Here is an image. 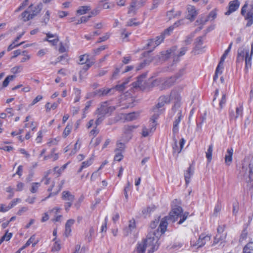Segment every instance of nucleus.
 Masks as SVG:
<instances>
[{
    "instance_id": "obj_1",
    "label": "nucleus",
    "mask_w": 253,
    "mask_h": 253,
    "mask_svg": "<svg viewBox=\"0 0 253 253\" xmlns=\"http://www.w3.org/2000/svg\"><path fill=\"white\" fill-rule=\"evenodd\" d=\"M158 240V237L156 236L155 232L150 233L146 239L138 244L136 253H145L146 250L147 253H153L159 247Z\"/></svg>"
},
{
    "instance_id": "obj_2",
    "label": "nucleus",
    "mask_w": 253,
    "mask_h": 253,
    "mask_svg": "<svg viewBox=\"0 0 253 253\" xmlns=\"http://www.w3.org/2000/svg\"><path fill=\"white\" fill-rule=\"evenodd\" d=\"M175 50V48L174 47L172 49H170L169 50L163 51L160 53L159 54L154 57L153 58L151 57L149 59L144 60L143 62L141 63L138 66V67L137 68V70H139L141 69L146 65L149 64L153 60H155L156 62H158L159 61H165L166 60L168 59L171 56H174L175 55V53L174 52V51Z\"/></svg>"
},
{
    "instance_id": "obj_3",
    "label": "nucleus",
    "mask_w": 253,
    "mask_h": 253,
    "mask_svg": "<svg viewBox=\"0 0 253 253\" xmlns=\"http://www.w3.org/2000/svg\"><path fill=\"white\" fill-rule=\"evenodd\" d=\"M188 213H183V210L181 207L175 206L172 208L171 211L169 213L168 218L172 222L175 221L178 217H182L178 222V224H180L183 223L187 218Z\"/></svg>"
},
{
    "instance_id": "obj_4",
    "label": "nucleus",
    "mask_w": 253,
    "mask_h": 253,
    "mask_svg": "<svg viewBox=\"0 0 253 253\" xmlns=\"http://www.w3.org/2000/svg\"><path fill=\"white\" fill-rule=\"evenodd\" d=\"M247 7L248 4L246 3L242 8L241 14L248 21L246 26L249 27L253 23V5H250L246 12Z\"/></svg>"
},
{
    "instance_id": "obj_5",
    "label": "nucleus",
    "mask_w": 253,
    "mask_h": 253,
    "mask_svg": "<svg viewBox=\"0 0 253 253\" xmlns=\"http://www.w3.org/2000/svg\"><path fill=\"white\" fill-rule=\"evenodd\" d=\"M115 107L109 106L107 102H104L101 103L99 108L96 111V114L103 116L111 114L115 110Z\"/></svg>"
},
{
    "instance_id": "obj_6",
    "label": "nucleus",
    "mask_w": 253,
    "mask_h": 253,
    "mask_svg": "<svg viewBox=\"0 0 253 253\" xmlns=\"http://www.w3.org/2000/svg\"><path fill=\"white\" fill-rule=\"evenodd\" d=\"M62 194V198L65 201L64 205L65 210L67 212H68L74 201L75 196L68 191H64Z\"/></svg>"
},
{
    "instance_id": "obj_7",
    "label": "nucleus",
    "mask_w": 253,
    "mask_h": 253,
    "mask_svg": "<svg viewBox=\"0 0 253 253\" xmlns=\"http://www.w3.org/2000/svg\"><path fill=\"white\" fill-rule=\"evenodd\" d=\"M211 239V236L209 235L201 234L199 236L198 239L196 242L192 243L191 241V247H196L199 249L203 247L207 242H209Z\"/></svg>"
},
{
    "instance_id": "obj_8",
    "label": "nucleus",
    "mask_w": 253,
    "mask_h": 253,
    "mask_svg": "<svg viewBox=\"0 0 253 253\" xmlns=\"http://www.w3.org/2000/svg\"><path fill=\"white\" fill-rule=\"evenodd\" d=\"M180 103H175L172 108L173 110L177 109V118L175 120L173 123L172 132L174 134H176L178 131V125L181 121L182 118V112L179 109Z\"/></svg>"
},
{
    "instance_id": "obj_9",
    "label": "nucleus",
    "mask_w": 253,
    "mask_h": 253,
    "mask_svg": "<svg viewBox=\"0 0 253 253\" xmlns=\"http://www.w3.org/2000/svg\"><path fill=\"white\" fill-rule=\"evenodd\" d=\"M217 12L216 10H213L210 12L209 14L207 16H203L198 19L195 23L196 25H205L209 21H212L216 18Z\"/></svg>"
},
{
    "instance_id": "obj_10",
    "label": "nucleus",
    "mask_w": 253,
    "mask_h": 253,
    "mask_svg": "<svg viewBox=\"0 0 253 253\" xmlns=\"http://www.w3.org/2000/svg\"><path fill=\"white\" fill-rule=\"evenodd\" d=\"M173 99L176 101L177 102L176 103H179L178 102L181 100V97L179 94L175 91H172L170 95H164L160 96L159 98V100L165 104L169 103L170 99Z\"/></svg>"
},
{
    "instance_id": "obj_11",
    "label": "nucleus",
    "mask_w": 253,
    "mask_h": 253,
    "mask_svg": "<svg viewBox=\"0 0 253 253\" xmlns=\"http://www.w3.org/2000/svg\"><path fill=\"white\" fill-rule=\"evenodd\" d=\"M137 127L135 126H125L123 131V134L121 137V140L127 142L131 138V132Z\"/></svg>"
},
{
    "instance_id": "obj_12",
    "label": "nucleus",
    "mask_w": 253,
    "mask_h": 253,
    "mask_svg": "<svg viewBox=\"0 0 253 253\" xmlns=\"http://www.w3.org/2000/svg\"><path fill=\"white\" fill-rule=\"evenodd\" d=\"M252 169L251 165L250 164L248 173L244 176L247 183V189L250 192L251 194H253V172Z\"/></svg>"
},
{
    "instance_id": "obj_13",
    "label": "nucleus",
    "mask_w": 253,
    "mask_h": 253,
    "mask_svg": "<svg viewBox=\"0 0 253 253\" xmlns=\"http://www.w3.org/2000/svg\"><path fill=\"white\" fill-rule=\"evenodd\" d=\"M165 105L162 102L159 100L157 104L153 108V114L151 117L150 121L155 122L157 120L159 115L162 113L163 110L161 109Z\"/></svg>"
},
{
    "instance_id": "obj_14",
    "label": "nucleus",
    "mask_w": 253,
    "mask_h": 253,
    "mask_svg": "<svg viewBox=\"0 0 253 253\" xmlns=\"http://www.w3.org/2000/svg\"><path fill=\"white\" fill-rule=\"evenodd\" d=\"M145 77V74H143L138 77L137 81L132 83L133 87L134 88H139L140 89H144L145 88L144 80Z\"/></svg>"
},
{
    "instance_id": "obj_15",
    "label": "nucleus",
    "mask_w": 253,
    "mask_h": 253,
    "mask_svg": "<svg viewBox=\"0 0 253 253\" xmlns=\"http://www.w3.org/2000/svg\"><path fill=\"white\" fill-rule=\"evenodd\" d=\"M152 124L150 128H147L146 126H143L142 130V135L143 137L148 136L150 133H153L156 130V121L155 122L151 121Z\"/></svg>"
},
{
    "instance_id": "obj_16",
    "label": "nucleus",
    "mask_w": 253,
    "mask_h": 253,
    "mask_svg": "<svg viewBox=\"0 0 253 253\" xmlns=\"http://www.w3.org/2000/svg\"><path fill=\"white\" fill-rule=\"evenodd\" d=\"M240 2L238 0H234L229 3L228 10L225 12V15H229L232 12L236 11L239 7Z\"/></svg>"
},
{
    "instance_id": "obj_17",
    "label": "nucleus",
    "mask_w": 253,
    "mask_h": 253,
    "mask_svg": "<svg viewBox=\"0 0 253 253\" xmlns=\"http://www.w3.org/2000/svg\"><path fill=\"white\" fill-rule=\"evenodd\" d=\"M42 8V4L41 3H39L35 6H34L33 4H31L28 10L32 16L33 18H34L41 11Z\"/></svg>"
},
{
    "instance_id": "obj_18",
    "label": "nucleus",
    "mask_w": 253,
    "mask_h": 253,
    "mask_svg": "<svg viewBox=\"0 0 253 253\" xmlns=\"http://www.w3.org/2000/svg\"><path fill=\"white\" fill-rule=\"evenodd\" d=\"M165 36L162 33L161 35L157 37L155 39L150 40L147 43L148 46L156 47L159 45L164 40Z\"/></svg>"
},
{
    "instance_id": "obj_19",
    "label": "nucleus",
    "mask_w": 253,
    "mask_h": 253,
    "mask_svg": "<svg viewBox=\"0 0 253 253\" xmlns=\"http://www.w3.org/2000/svg\"><path fill=\"white\" fill-rule=\"evenodd\" d=\"M138 1L137 0H131L130 5L128 8V14H135L138 7Z\"/></svg>"
},
{
    "instance_id": "obj_20",
    "label": "nucleus",
    "mask_w": 253,
    "mask_h": 253,
    "mask_svg": "<svg viewBox=\"0 0 253 253\" xmlns=\"http://www.w3.org/2000/svg\"><path fill=\"white\" fill-rule=\"evenodd\" d=\"M188 14L186 16V18L187 19L190 20V21H193L195 17L196 16L197 13L195 10V8L194 6H189L187 7Z\"/></svg>"
},
{
    "instance_id": "obj_21",
    "label": "nucleus",
    "mask_w": 253,
    "mask_h": 253,
    "mask_svg": "<svg viewBox=\"0 0 253 253\" xmlns=\"http://www.w3.org/2000/svg\"><path fill=\"white\" fill-rule=\"evenodd\" d=\"M111 88H102L99 89L98 90H95L93 92V96H103L107 95L111 91Z\"/></svg>"
},
{
    "instance_id": "obj_22",
    "label": "nucleus",
    "mask_w": 253,
    "mask_h": 253,
    "mask_svg": "<svg viewBox=\"0 0 253 253\" xmlns=\"http://www.w3.org/2000/svg\"><path fill=\"white\" fill-rule=\"evenodd\" d=\"M75 221L74 219H70L67 220V222L65 224V235L66 237H68L72 231L71 226L74 224Z\"/></svg>"
},
{
    "instance_id": "obj_23",
    "label": "nucleus",
    "mask_w": 253,
    "mask_h": 253,
    "mask_svg": "<svg viewBox=\"0 0 253 253\" xmlns=\"http://www.w3.org/2000/svg\"><path fill=\"white\" fill-rule=\"evenodd\" d=\"M175 82V79L173 77H171L166 79L160 87L161 89H165L170 87L174 84Z\"/></svg>"
},
{
    "instance_id": "obj_24",
    "label": "nucleus",
    "mask_w": 253,
    "mask_h": 253,
    "mask_svg": "<svg viewBox=\"0 0 253 253\" xmlns=\"http://www.w3.org/2000/svg\"><path fill=\"white\" fill-rule=\"evenodd\" d=\"M233 154V149L232 148L227 150V154L225 156V163L226 165L230 166L232 162V156Z\"/></svg>"
},
{
    "instance_id": "obj_25",
    "label": "nucleus",
    "mask_w": 253,
    "mask_h": 253,
    "mask_svg": "<svg viewBox=\"0 0 253 253\" xmlns=\"http://www.w3.org/2000/svg\"><path fill=\"white\" fill-rule=\"evenodd\" d=\"M249 55V50H246L244 48H240L238 50L237 61L240 62L244 60V57Z\"/></svg>"
},
{
    "instance_id": "obj_26",
    "label": "nucleus",
    "mask_w": 253,
    "mask_h": 253,
    "mask_svg": "<svg viewBox=\"0 0 253 253\" xmlns=\"http://www.w3.org/2000/svg\"><path fill=\"white\" fill-rule=\"evenodd\" d=\"M169 219L168 216H165L163 218L160 222L159 229H160L161 233H164L167 230L168 226V220Z\"/></svg>"
},
{
    "instance_id": "obj_27",
    "label": "nucleus",
    "mask_w": 253,
    "mask_h": 253,
    "mask_svg": "<svg viewBox=\"0 0 253 253\" xmlns=\"http://www.w3.org/2000/svg\"><path fill=\"white\" fill-rule=\"evenodd\" d=\"M139 116V113L132 112L130 113L126 114L125 115L124 118L126 121H132L136 120Z\"/></svg>"
},
{
    "instance_id": "obj_28",
    "label": "nucleus",
    "mask_w": 253,
    "mask_h": 253,
    "mask_svg": "<svg viewBox=\"0 0 253 253\" xmlns=\"http://www.w3.org/2000/svg\"><path fill=\"white\" fill-rule=\"evenodd\" d=\"M91 7L89 5H84L80 6L76 11L77 14L80 15H83L87 13V11L90 10Z\"/></svg>"
},
{
    "instance_id": "obj_29",
    "label": "nucleus",
    "mask_w": 253,
    "mask_h": 253,
    "mask_svg": "<svg viewBox=\"0 0 253 253\" xmlns=\"http://www.w3.org/2000/svg\"><path fill=\"white\" fill-rule=\"evenodd\" d=\"M127 142H125L124 141L121 140V139L118 141L117 143V148L115 149L116 152H122L125 149V144Z\"/></svg>"
},
{
    "instance_id": "obj_30",
    "label": "nucleus",
    "mask_w": 253,
    "mask_h": 253,
    "mask_svg": "<svg viewBox=\"0 0 253 253\" xmlns=\"http://www.w3.org/2000/svg\"><path fill=\"white\" fill-rule=\"evenodd\" d=\"M128 222V227L126 229L127 232V235L136 228L135 221L133 218L130 219Z\"/></svg>"
},
{
    "instance_id": "obj_31",
    "label": "nucleus",
    "mask_w": 253,
    "mask_h": 253,
    "mask_svg": "<svg viewBox=\"0 0 253 253\" xmlns=\"http://www.w3.org/2000/svg\"><path fill=\"white\" fill-rule=\"evenodd\" d=\"M21 201V199L19 198H16L14 199L11 201V202L9 204L8 206L5 208V209H3L2 207H1V211H8L9 209L12 208L13 207L15 206L17 203L20 202Z\"/></svg>"
},
{
    "instance_id": "obj_32",
    "label": "nucleus",
    "mask_w": 253,
    "mask_h": 253,
    "mask_svg": "<svg viewBox=\"0 0 253 253\" xmlns=\"http://www.w3.org/2000/svg\"><path fill=\"white\" fill-rule=\"evenodd\" d=\"M213 151V146L212 144H211L206 152V156L208 160V163H210L212 160V154Z\"/></svg>"
},
{
    "instance_id": "obj_33",
    "label": "nucleus",
    "mask_w": 253,
    "mask_h": 253,
    "mask_svg": "<svg viewBox=\"0 0 253 253\" xmlns=\"http://www.w3.org/2000/svg\"><path fill=\"white\" fill-rule=\"evenodd\" d=\"M243 253H253V242H249L244 247Z\"/></svg>"
},
{
    "instance_id": "obj_34",
    "label": "nucleus",
    "mask_w": 253,
    "mask_h": 253,
    "mask_svg": "<svg viewBox=\"0 0 253 253\" xmlns=\"http://www.w3.org/2000/svg\"><path fill=\"white\" fill-rule=\"evenodd\" d=\"M94 228L91 226L90 227L89 229L88 232L85 236V240L87 241L88 242H90L92 239V236L94 234Z\"/></svg>"
},
{
    "instance_id": "obj_35",
    "label": "nucleus",
    "mask_w": 253,
    "mask_h": 253,
    "mask_svg": "<svg viewBox=\"0 0 253 253\" xmlns=\"http://www.w3.org/2000/svg\"><path fill=\"white\" fill-rule=\"evenodd\" d=\"M22 19L24 21H27L33 19V17L28 10H25L21 14Z\"/></svg>"
},
{
    "instance_id": "obj_36",
    "label": "nucleus",
    "mask_w": 253,
    "mask_h": 253,
    "mask_svg": "<svg viewBox=\"0 0 253 253\" xmlns=\"http://www.w3.org/2000/svg\"><path fill=\"white\" fill-rule=\"evenodd\" d=\"M243 108L242 107H237L236 109V114L234 113L231 114V118L236 119L239 117H241L242 115Z\"/></svg>"
},
{
    "instance_id": "obj_37",
    "label": "nucleus",
    "mask_w": 253,
    "mask_h": 253,
    "mask_svg": "<svg viewBox=\"0 0 253 253\" xmlns=\"http://www.w3.org/2000/svg\"><path fill=\"white\" fill-rule=\"evenodd\" d=\"M16 78V76L15 75H9L8 76H7L5 79V80H4V81L2 83V86L3 87H6L9 83L10 82V81H12L13 80V79L14 78Z\"/></svg>"
},
{
    "instance_id": "obj_38",
    "label": "nucleus",
    "mask_w": 253,
    "mask_h": 253,
    "mask_svg": "<svg viewBox=\"0 0 253 253\" xmlns=\"http://www.w3.org/2000/svg\"><path fill=\"white\" fill-rule=\"evenodd\" d=\"M135 18H132L129 19L126 23V26L128 27L137 26L140 24L139 22H136Z\"/></svg>"
},
{
    "instance_id": "obj_39",
    "label": "nucleus",
    "mask_w": 253,
    "mask_h": 253,
    "mask_svg": "<svg viewBox=\"0 0 253 253\" xmlns=\"http://www.w3.org/2000/svg\"><path fill=\"white\" fill-rule=\"evenodd\" d=\"M49 158H53V161H55L58 159V156L57 154L54 153V150H52L51 153L47 156H45L43 158L44 160H47Z\"/></svg>"
},
{
    "instance_id": "obj_40",
    "label": "nucleus",
    "mask_w": 253,
    "mask_h": 253,
    "mask_svg": "<svg viewBox=\"0 0 253 253\" xmlns=\"http://www.w3.org/2000/svg\"><path fill=\"white\" fill-rule=\"evenodd\" d=\"M192 174V173L191 171V167H189L186 171V172L185 173V179L186 185L189 183L190 179Z\"/></svg>"
},
{
    "instance_id": "obj_41",
    "label": "nucleus",
    "mask_w": 253,
    "mask_h": 253,
    "mask_svg": "<svg viewBox=\"0 0 253 253\" xmlns=\"http://www.w3.org/2000/svg\"><path fill=\"white\" fill-rule=\"evenodd\" d=\"M72 128V125H68L63 132V137L66 138L71 132Z\"/></svg>"
},
{
    "instance_id": "obj_42",
    "label": "nucleus",
    "mask_w": 253,
    "mask_h": 253,
    "mask_svg": "<svg viewBox=\"0 0 253 253\" xmlns=\"http://www.w3.org/2000/svg\"><path fill=\"white\" fill-rule=\"evenodd\" d=\"M227 55L228 54L225 52L222 55V57H221L220 62L217 66V70L219 69H222L223 68V62Z\"/></svg>"
},
{
    "instance_id": "obj_43",
    "label": "nucleus",
    "mask_w": 253,
    "mask_h": 253,
    "mask_svg": "<svg viewBox=\"0 0 253 253\" xmlns=\"http://www.w3.org/2000/svg\"><path fill=\"white\" fill-rule=\"evenodd\" d=\"M23 67L21 65L15 66L11 69V73L15 74L19 73L22 71Z\"/></svg>"
},
{
    "instance_id": "obj_44",
    "label": "nucleus",
    "mask_w": 253,
    "mask_h": 253,
    "mask_svg": "<svg viewBox=\"0 0 253 253\" xmlns=\"http://www.w3.org/2000/svg\"><path fill=\"white\" fill-rule=\"evenodd\" d=\"M12 236L11 233H9L8 231H6L4 235L1 238V243L3 241H9Z\"/></svg>"
},
{
    "instance_id": "obj_45",
    "label": "nucleus",
    "mask_w": 253,
    "mask_h": 253,
    "mask_svg": "<svg viewBox=\"0 0 253 253\" xmlns=\"http://www.w3.org/2000/svg\"><path fill=\"white\" fill-rule=\"evenodd\" d=\"M91 17V16H82L79 19L76 23V25L80 24L81 23H85L87 22L89 19Z\"/></svg>"
},
{
    "instance_id": "obj_46",
    "label": "nucleus",
    "mask_w": 253,
    "mask_h": 253,
    "mask_svg": "<svg viewBox=\"0 0 253 253\" xmlns=\"http://www.w3.org/2000/svg\"><path fill=\"white\" fill-rule=\"evenodd\" d=\"M88 56L85 54L82 55L80 57V64H87L88 63Z\"/></svg>"
},
{
    "instance_id": "obj_47",
    "label": "nucleus",
    "mask_w": 253,
    "mask_h": 253,
    "mask_svg": "<svg viewBox=\"0 0 253 253\" xmlns=\"http://www.w3.org/2000/svg\"><path fill=\"white\" fill-rule=\"evenodd\" d=\"M40 185V183H38V182L33 183L32 184V186H31V188L30 189V191L32 193H35L37 192V191H38V188H39Z\"/></svg>"
},
{
    "instance_id": "obj_48",
    "label": "nucleus",
    "mask_w": 253,
    "mask_h": 253,
    "mask_svg": "<svg viewBox=\"0 0 253 253\" xmlns=\"http://www.w3.org/2000/svg\"><path fill=\"white\" fill-rule=\"evenodd\" d=\"M100 10L101 6H99V5L98 4L97 7H96L92 11H91L90 14L89 16H91V17H92L98 15L100 13Z\"/></svg>"
},
{
    "instance_id": "obj_49",
    "label": "nucleus",
    "mask_w": 253,
    "mask_h": 253,
    "mask_svg": "<svg viewBox=\"0 0 253 253\" xmlns=\"http://www.w3.org/2000/svg\"><path fill=\"white\" fill-rule=\"evenodd\" d=\"M155 209L156 207L155 206H152L151 207H148L146 208L142 212L144 214H147L151 213V211H154L155 210Z\"/></svg>"
},
{
    "instance_id": "obj_50",
    "label": "nucleus",
    "mask_w": 253,
    "mask_h": 253,
    "mask_svg": "<svg viewBox=\"0 0 253 253\" xmlns=\"http://www.w3.org/2000/svg\"><path fill=\"white\" fill-rule=\"evenodd\" d=\"M35 240V235H32L30 238L27 241L24 246H23V249H25L29 246L31 244L33 243Z\"/></svg>"
},
{
    "instance_id": "obj_51",
    "label": "nucleus",
    "mask_w": 253,
    "mask_h": 253,
    "mask_svg": "<svg viewBox=\"0 0 253 253\" xmlns=\"http://www.w3.org/2000/svg\"><path fill=\"white\" fill-rule=\"evenodd\" d=\"M61 247L60 244L58 241H55V243L52 248V251L53 252H57L59 251L60 250Z\"/></svg>"
},
{
    "instance_id": "obj_52",
    "label": "nucleus",
    "mask_w": 253,
    "mask_h": 253,
    "mask_svg": "<svg viewBox=\"0 0 253 253\" xmlns=\"http://www.w3.org/2000/svg\"><path fill=\"white\" fill-rule=\"evenodd\" d=\"M79 140H78L76 143H75L74 145V148L72 151L71 155L75 154L77 152V151L80 149L81 143H79Z\"/></svg>"
},
{
    "instance_id": "obj_53",
    "label": "nucleus",
    "mask_w": 253,
    "mask_h": 253,
    "mask_svg": "<svg viewBox=\"0 0 253 253\" xmlns=\"http://www.w3.org/2000/svg\"><path fill=\"white\" fill-rule=\"evenodd\" d=\"M251 60H252V56L248 55L245 58V63H246V68L247 69L248 66L250 67L251 66Z\"/></svg>"
},
{
    "instance_id": "obj_54",
    "label": "nucleus",
    "mask_w": 253,
    "mask_h": 253,
    "mask_svg": "<svg viewBox=\"0 0 253 253\" xmlns=\"http://www.w3.org/2000/svg\"><path fill=\"white\" fill-rule=\"evenodd\" d=\"M25 53H26V51H23L22 52V55L23 56V57L22 58L21 62H25L30 60L31 58L30 55L25 54Z\"/></svg>"
},
{
    "instance_id": "obj_55",
    "label": "nucleus",
    "mask_w": 253,
    "mask_h": 253,
    "mask_svg": "<svg viewBox=\"0 0 253 253\" xmlns=\"http://www.w3.org/2000/svg\"><path fill=\"white\" fill-rule=\"evenodd\" d=\"M174 29V27L173 26H170L166 30H164V31L162 33L164 36L165 37L166 35H169L171 32L173 31Z\"/></svg>"
},
{
    "instance_id": "obj_56",
    "label": "nucleus",
    "mask_w": 253,
    "mask_h": 253,
    "mask_svg": "<svg viewBox=\"0 0 253 253\" xmlns=\"http://www.w3.org/2000/svg\"><path fill=\"white\" fill-rule=\"evenodd\" d=\"M130 185V183L129 181H127L126 186L124 188V194L126 200L127 201L128 198V196L127 194V191L129 190V187Z\"/></svg>"
},
{
    "instance_id": "obj_57",
    "label": "nucleus",
    "mask_w": 253,
    "mask_h": 253,
    "mask_svg": "<svg viewBox=\"0 0 253 253\" xmlns=\"http://www.w3.org/2000/svg\"><path fill=\"white\" fill-rule=\"evenodd\" d=\"M92 163V161L91 158L86 161L83 162L82 164V168H85L89 167L90 165H91Z\"/></svg>"
},
{
    "instance_id": "obj_58",
    "label": "nucleus",
    "mask_w": 253,
    "mask_h": 253,
    "mask_svg": "<svg viewBox=\"0 0 253 253\" xmlns=\"http://www.w3.org/2000/svg\"><path fill=\"white\" fill-rule=\"evenodd\" d=\"M123 158V155L121 152H116V155L114 157V160L117 161H121Z\"/></svg>"
},
{
    "instance_id": "obj_59",
    "label": "nucleus",
    "mask_w": 253,
    "mask_h": 253,
    "mask_svg": "<svg viewBox=\"0 0 253 253\" xmlns=\"http://www.w3.org/2000/svg\"><path fill=\"white\" fill-rule=\"evenodd\" d=\"M57 15L60 18H63L69 15V13L67 11H59L57 13Z\"/></svg>"
},
{
    "instance_id": "obj_60",
    "label": "nucleus",
    "mask_w": 253,
    "mask_h": 253,
    "mask_svg": "<svg viewBox=\"0 0 253 253\" xmlns=\"http://www.w3.org/2000/svg\"><path fill=\"white\" fill-rule=\"evenodd\" d=\"M24 43V42H21L19 43H15V42H13L11 44H10L9 46L7 48V50L8 51H10L11 50H12L13 48H14V47H16V46H18L20 45H21L22 44H23Z\"/></svg>"
},
{
    "instance_id": "obj_61",
    "label": "nucleus",
    "mask_w": 253,
    "mask_h": 253,
    "mask_svg": "<svg viewBox=\"0 0 253 253\" xmlns=\"http://www.w3.org/2000/svg\"><path fill=\"white\" fill-rule=\"evenodd\" d=\"M84 198L83 197H81L74 204V207L76 208L77 210L79 209L81 204L83 202Z\"/></svg>"
},
{
    "instance_id": "obj_62",
    "label": "nucleus",
    "mask_w": 253,
    "mask_h": 253,
    "mask_svg": "<svg viewBox=\"0 0 253 253\" xmlns=\"http://www.w3.org/2000/svg\"><path fill=\"white\" fill-rule=\"evenodd\" d=\"M42 99V96L38 95L32 101L30 106H33Z\"/></svg>"
},
{
    "instance_id": "obj_63",
    "label": "nucleus",
    "mask_w": 253,
    "mask_h": 253,
    "mask_svg": "<svg viewBox=\"0 0 253 253\" xmlns=\"http://www.w3.org/2000/svg\"><path fill=\"white\" fill-rule=\"evenodd\" d=\"M49 12L47 10L43 16V22H44L45 24H46L48 22L49 20Z\"/></svg>"
},
{
    "instance_id": "obj_64",
    "label": "nucleus",
    "mask_w": 253,
    "mask_h": 253,
    "mask_svg": "<svg viewBox=\"0 0 253 253\" xmlns=\"http://www.w3.org/2000/svg\"><path fill=\"white\" fill-rule=\"evenodd\" d=\"M193 37V35H189V36H187L186 38V39L184 41V42L185 43V44H190L191 42L192 41Z\"/></svg>"
}]
</instances>
